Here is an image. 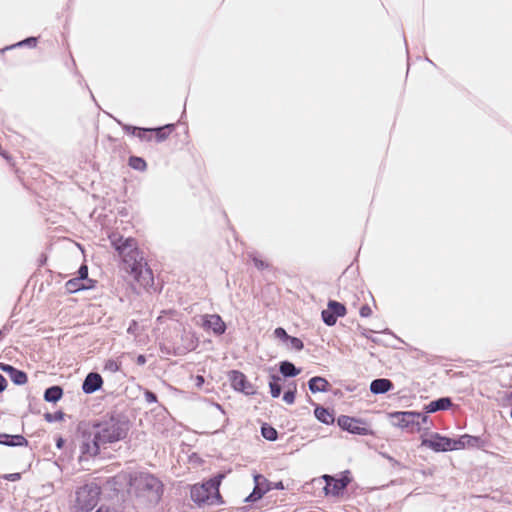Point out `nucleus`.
<instances>
[{"label": "nucleus", "instance_id": "50", "mask_svg": "<svg viewBox=\"0 0 512 512\" xmlns=\"http://www.w3.org/2000/svg\"><path fill=\"white\" fill-rule=\"evenodd\" d=\"M136 363L140 366L144 365L146 363V356L143 354L138 355L136 358Z\"/></svg>", "mask_w": 512, "mask_h": 512}, {"label": "nucleus", "instance_id": "28", "mask_svg": "<svg viewBox=\"0 0 512 512\" xmlns=\"http://www.w3.org/2000/svg\"><path fill=\"white\" fill-rule=\"evenodd\" d=\"M128 165L137 171L144 172L147 169V163L144 158L139 156H130L128 159Z\"/></svg>", "mask_w": 512, "mask_h": 512}, {"label": "nucleus", "instance_id": "13", "mask_svg": "<svg viewBox=\"0 0 512 512\" xmlns=\"http://www.w3.org/2000/svg\"><path fill=\"white\" fill-rule=\"evenodd\" d=\"M456 450L464 448H478L483 449L486 445V441L480 436H472L469 434L461 435L459 438H455Z\"/></svg>", "mask_w": 512, "mask_h": 512}, {"label": "nucleus", "instance_id": "35", "mask_svg": "<svg viewBox=\"0 0 512 512\" xmlns=\"http://www.w3.org/2000/svg\"><path fill=\"white\" fill-rule=\"evenodd\" d=\"M287 342H289L291 348L296 351H301L304 348L303 341L298 337L290 336Z\"/></svg>", "mask_w": 512, "mask_h": 512}, {"label": "nucleus", "instance_id": "49", "mask_svg": "<svg viewBox=\"0 0 512 512\" xmlns=\"http://www.w3.org/2000/svg\"><path fill=\"white\" fill-rule=\"evenodd\" d=\"M373 332L372 330L370 329H367V328H361V335L368 338V339H371L373 342H376L375 339L371 338L369 333Z\"/></svg>", "mask_w": 512, "mask_h": 512}, {"label": "nucleus", "instance_id": "47", "mask_svg": "<svg viewBox=\"0 0 512 512\" xmlns=\"http://www.w3.org/2000/svg\"><path fill=\"white\" fill-rule=\"evenodd\" d=\"M502 401L503 403H512V391L504 392Z\"/></svg>", "mask_w": 512, "mask_h": 512}, {"label": "nucleus", "instance_id": "39", "mask_svg": "<svg viewBox=\"0 0 512 512\" xmlns=\"http://www.w3.org/2000/svg\"><path fill=\"white\" fill-rule=\"evenodd\" d=\"M274 336L284 342H287V340L289 339L290 335L287 334L286 330L282 327H277L275 330H274Z\"/></svg>", "mask_w": 512, "mask_h": 512}, {"label": "nucleus", "instance_id": "2", "mask_svg": "<svg viewBox=\"0 0 512 512\" xmlns=\"http://www.w3.org/2000/svg\"><path fill=\"white\" fill-rule=\"evenodd\" d=\"M113 248L122 259V269L133 277L143 287L153 285V272L144 259L143 253L132 237L124 238L121 235L110 237Z\"/></svg>", "mask_w": 512, "mask_h": 512}, {"label": "nucleus", "instance_id": "45", "mask_svg": "<svg viewBox=\"0 0 512 512\" xmlns=\"http://www.w3.org/2000/svg\"><path fill=\"white\" fill-rule=\"evenodd\" d=\"M15 367L10 365V364H6V363H0V370H2L3 372L7 373L8 375L11 373V371L14 369Z\"/></svg>", "mask_w": 512, "mask_h": 512}, {"label": "nucleus", "instance_id": "23", "mask_svg": "<svg viewBox=\"0 0 512 512\" xmlns=\"http://www.w3.org/2000/svg\"><path fill=\"white\" fill-rule=\"evenodd\" d=\"M279 372L285 378H293L300 374L301 369L297 368L292 362L284 360L279 363Z\"/></svg>", "mask_w": 512, "mask_h": 512}, {"label": "nucleus", "instance_id": "22", "mask_svg": "<svg viewBox=\"0 0 512 512\" xmlns=\"http://www.w3.org/2000/svg\"><path fill=\"white\" fill-rule=\"evenodd\" d=\"M314 416L319 422L326 425L333 424L335 421L333 414L327 408L318 404L315 405Z\"/></svg>", "mask_w": 512, "mask_h": 512}, {"label": "nucleus", "instance_id": "30", "mask_svg": "<svg viewBox=\"0 0 512 512\" xmlns=\"http://www.w3.org/2000/svg\"><path fill=\"white\" fill-rule=\"evenodd\" d=\"M291 386L292 387H289L285 392H284V395H283V400L287 403V404H293L295 402V397H296V392H297V386H296V383L293 382L291 383Z\"/></svg>", "mask_w": 512, "mask_h": 512}, {"label": "nucleus", "instance_id": "21", "mask_svg": "<svg viewBox=\"0 0 512 512\" xmlns=\"http://www.w3.org/2000/svg\"><path fill=\"white\" fill-rule=\"evenodd\" d=\"M65 288L68 293L73 294L82 290L92 289L94 285L87 284L82 278L74 277L65 283Z\"/></svg>", "mask_w": 512, "mask_h": 512}, {"label": "nucleus", "instance_id": "26", "mask_svg": "<svg viewBox=\"0 0 512 512\" xmlns=\"http://www.w3.org/2000/svg\"><path fill=\"white\" fill-rule=\"evenodd\" d=\"M281 377L276 374L270 375L269 380V388H270V394L273 398H278L282 392V386H281Z\"/></svg>", "mask_w": 512, "mask_h": 512}, {"label": "nucleus", "instance_id": "25", "mask_svg": "<svg viewBox=\"0 0 512 512\" xmlns=\"http://www.w3.org/2000/svg\"><path fill=\"white\" fill-rule=\"evenodd\" d=\"M174 128V124H166L161 127L152 128V133L155 134L156 141L160 143L168 138V136L174 130Z\"/></svg>", "mask_w": 512, "mask_h": 512}, {"label": "nucleus", "instance_id": "12", "mask_svg": "<svg viewBox=\"0 0 512 512\" xmlns=\"http://www.w3.org/2000/svg\"><path fill=\"white\" fill-rule=\"evenodd\" d=\"M203 327L206 330H212L217 336L223 335L227 329L226 323L218 314H208L203 316Z\"/></svg>", "mask_w": 512, "mask_h": 512}, {"label": "nucleus", "instance_id": "53", "mask_svg": "<svg viewBox=\"0 0 512 512\" xmlns=\"http://www.w3.org/2000/svg\"><path fill=\"white\" fill-rule=\"evenodd\" d=\"M204 382V378L202 376H197V385H201Z\"/></svg>", "mask_w": 512, "mask_h": 512}, {"label": "nucleus", "instance_id": "36", "mask_svg": "<svg viewBox=\"0 0 512 512\" xmlns=\"http://www.w3.org/2000/svg\"><path fill=\"white\" fill-rule=\"evenodd\" d=\"M338 479V482H340L342 484V486L344 487V489L347 488V486L351 483L352 481V477H351V474H350V471L349 470H345L343 471L341 474H340V477L337 478Z\"/></svg>", "mask_w": 512, "mask_h": 512}, {"label": "nucleus", "instance_id": "32", "mask_svg": "<svg viewBox=\"0 0 512 512\" xmlns=\"http://www.w3.org/2000/svg\"><path fill=\"white\" fill-rule=\"evenodd\" d=\"M64 416H65V413L61 410H58L54 413H50V412H47L44 414V419L49 422V423H53V422H57V421H61L64 419Z\"/></svg>", "mask_w": 512, "mask_h": 512}, {"label": "nucleus", "instance_id": "46", "mask_svg": "<svg viewBox=\"0 0 512 512\" xmlns=\"http://www.w3.org/2000/svg\"><path fill=\"white\" fill-rule=\"evenodd\" d=\"M123 129L126 133L136 135V131H137L138 127L132 126V125H123Z\"/></svg>", "mask_w": 512, "mask_h": 512}, {"label": "nucleus", "instance_id": "33", "mask_svg": "<svg viewBox=\"0 0 512 512\" xmlns=\"http://www.w3.org/2000/svg\"><path fill=\"white\" fill-rule=\"evenodd\" d=\"M77 278H82V280L89 285H95V282H96L95 280L88 278V267L86 264H82L79 267Z\"/></svg>", "mask_w": 512, "mask_h": 512}, {"label": "nucleus", "instance_id": "18", "mask_svg": "<svg viewBox=\"0 0 512 512\" xmlns=\"http://www.w3.org/2000/svg\"><path fill=\"white\" fill-rule=\"evenodd\" d=\"M370 392L374 395L385 394L394 389V384L390 379L377 378L370 383Z\"/></svg>", "mask_w": 512, "mask_h": 512}, {"label": "nucleus", "instance_id": "20", "mask_svg": "<svg viewBox=\"0 0 512 512\" xmlns=\"http://www.w3.org/2000/svg\"><path fill=\"white\" fill-rule=\"evenodd\" d=\"M331 385L321 376H314L308 381V388L312 393L328 392Z\"/></svg>", "mask_w": 512, "mask_h": 512}, {"label": "nucleus", "instance_id": "11", "mask_svg": "<svg viewBox=\"0 0 512 512\" xmlns=\"http://www.w3.org/2000/svg\"><path fill=\"white\" fill-rule=\"evenodd\" d=\"M228 378L231 387L234 390L242 392L246 395H253L255 393L254 386L247 380L246 375L241 371L231 370L228 373Z\"/></svg>", "mask_w": 512, "mask_h": 512}, {"label": "nucleus", "instance_id": "51", "mask_svg": "<svg viewBox=\"0 0 512 512\" xmlns=\"http://www.w3.org/2000/svg\"><path fill=\"white\" fill-rule=\"evenodd\" d=\"M64 445H65V439H64V438H62V437H58V438L56 439V447H57L58 449H62V448L64 447Z\"/></svg>", "mask_w": 512, "mask_h": 512}, {"label": "nucleus", "instance_id": "1", "mask_svg": "<svg viewBox=\"0 0 512 512\" xmlns=\"http://www.w3.org/2000/svg\"><path fill=\"white\" fill-rule=\"evenodd\" d=\"M130 429L127 417L118 412H109L90 421L80 429L79 460H89L100 454L101 447L125 439Z\"/></svg>", "mask_w": 512, "mask_h": 512}, {"label": "nucleus", "instance_id": "19", "mask_svg": "<svg viewBox=\"0 0 512 512\" xmlns=\"http://www.w3.org/2000/svg\"><path fill=\"white\" fill-rule=\"evenodd\" d=\"M0 445L8 447H23L28 445V440L20 434L0 433Z\"/></svg>", "mask_w": 512, "mask_h": 512}, {"label": "nucleus", "instance_id": "6", "mask_svg": "<svg viewBox=\"0 0 512 512\" xmlns=\"http://www.w3.org/2000/svg\"><path fill=\"white\" fill-rule=\"evenodd\" d=\"M254 489L244 499L245 502L253 503L260 500L267 492L272 489L284 490L285 486L282 481L271 482L261 474L254 475Z\"/></svg>", "mask_w": 512, "mask_h": 512}, {"label": "nucleus", "instance_id": "38", "mask_svg": "<svg viewBox=\"0 0 512 512\" xmlns=\"http://www.w3.org/2000/svg\"><path fill=\"white\" fill-rule=\"evenodd\" d=\"M251 259H252V262L254 263L255 267L258 270H264V269L269 267V264L267 262H265L264 260L258 258L255 255H252Z\"/></svg>", "mask_w": 512, "mask_h": 512}, {"label": "nucleus", "instance_id": "54", "mask_svg": "<svg viewBox=\"0 0 512 512\" xmlns=\"http://www.w3.org/2000/svg\"><path fill=\"white\" fill-rule=\"evenodd\" d=\"M2 336V330L0 329V337Z\"/></svg>", "mask_w": 512, "mask_h": 512}, {"label": "nucleus", "instance_id": "34", "mask_svg": "<svg viewBox=\"0 0 512 512\" xmlns=\"http://www.w3.org/2000/svg\"><path fill=\"white\" fill-rule=\"evenodd\" d=\"M37 42H38V39L36 37L31 36V37L25 38L24 40L18 42L17 44H15L13 46H11V48L22 47V46H28V47L34 48V47H36ZM7 49H10V47H8Z\"/></svg>", "mask_w": 512, "mask_h": 512}, {"label": "nucleus", "instance_id": "14", "mask_svg": "<svg viewBox=\"0 0 512 512\" xmlns=\"http://www.w3.org/2000/svg\"><path fill=\"white\" fill-rule=\"evenodd\" d=\"M103 386V378L97 372H90L87 374L82 383V391L85 394H93L100 390Z\"/></svg>", "mask_w": 512, "mask_h": 512}, {"label": "nucleus", "instance_id": "4", "mask_svg": "<svg viewBox=\"0 0 512 512\" xmlns=\"http://www.w3.org/2000/svg\"><path fill=\"white\" fill-rule=\"evenodd\" d=\"M391 424L411 433L420 432L422 425L428 422V415L417 411H394L388 413Z\"/></svg>", "mask_w": 512, "mask_h": 512}, {"label": "nucleus", "instance_id": "8", "mask_svg": "<svg viewBox=\"0 0 512 512\" xmlns=\"http://www.w3.org/2000/svg\"><path fill=\"white\" fill-rule=\"evenodd\" d=\"M99 489L84 485L76 491L75 507L83 512L91 511L98 503Z\"/></svg>", "mask_w": 512, "mask_h": 512}, {"label": "nucleus", "instance_id": "44", "mask_svg": "<svg viewBox=\"0 0 512 512\" xmlns=\"http://www.w3.org/2000/svg\"><path fill=\"white\" fill-rule=\"evenodd\" d=\"M382 456L385 457L393 467H401V463L392 456L385 453H383Z\"/></svg>", "mask_w": 512, "mask_h": 512}, {"label": "nucleus", "instance_id": "17", "mask_svg": "<svg viewBox=\"0 0 512 512\" xmlns=\"http://www.w3.org/2000/svg\"><path fill=\"white\" fill-rule=\"evenodd\" d=\"M453 405L452 400L450 397H440L436 400H433L429 402L427 405L424 406V413L423 414H429V413H435L438 411H445L451 408Z\"/></svg>", "mask_w": 512, "mask_h": 512}, {"label": "nucleus", "instance_id": "10", "mask_svg": "<svg viewBox=\"0 0 512 512\" xmlns=\"http://www.w3.org/2000/svg\"><path fill=\"white\" fill-rule=\"evenodd\" d=\"M347 310L343 303L335 300H329L327 308L322 310L321 318L327 326H334L339 317L345 316Z\"/></svg>", "mask_w": 512, "mask_h": 512}, {"label": "nucleus", "instance_id": "48", "mask_svg": "<svg viewBox=\"0 0 512 512\" xmlns=\"http://www.w3.org/2000/svg\"><path fill=\"white\" fill-rule=\"evenodd\" d=\"M7 387V381L5 377L0 373V393H2Z\"/></svg>", "mask_w": 512, "mask_h": 512}, {"label": "nucleus", "instance_id": "31", "mask_svg": "<svg viewBox=\"0 0 512 512\" xmlns=\"http://www.w3.org/2000/svg\"><path fill=\"white\" fill-rule=\"evenodd\" d=\"M121 369V362L114 360V359H108L103 367V371L115 373L118 372Z\"/></svg>", "mask_w": 512, "mask_h": 512}, {"label": "nucleus", "instance_id": "24", "mask_svg": "<svg viewBox=\"0 0 512 512\" xmlns=\"http://www.w3.org/2000/svg\"><path fill=\"white\" fill-rule=\"evenodd\" d=\"M63 396V388L59 385H53L44 391V400L49 403L58 402Z\"/></svg>", "mask_w": 512, "mask_h": 512}, {"label": "nucleus", "instance_id": "41", "mask_svg": "<svg viewBox=\"0 0 512 512\" xmlns=\"http://www.w3.org/2000/svg\"><path fill=\"white\" fill-rule=\"evenodd\" d=\"M222 503H223V500H222V496L219 493V489L213 490V492H211V503H209V505L222 504Z\"/></svg>", "mask_w": 512, "mask_h": 512}, {"label": "nucleus", "instance_id": "15", "mask_svg": "<svg viewBox=\"0 0 512 512\" xmlns=\"http://www.w3.org/2000/svg\"><path fill=\"white\" fill-rule=\"evenodd\" d=\"M322 479L325 481L326 485L323 488L324 494L326 496L332 495V496H339L344 492V487L340 482H338L337 477L324 474L322 476Z\"/></svg>", "mask_w": 512, "mask_h": 512}, {"label": "nucleus", "instance_id": "27", "mask_svg": "<svg viewBox=\"0 0 512 512\" xmlns=\"http://www.w3.org/2000/svg\"><path fill=\"white\" fill-rule=\"evenodd\" d=\"M8 376L10 377L11 381L16 385H24L28 380L27 374L23 370H20L16 367L11 371V373Z\"/></svg>", "mask_w": 512, "mask_h": 512}, {"label": "nucleus", "instance_id": "7", "mask_svg": "<svg viewBox=\"0 0 512 512\" xmlns=\"http://www.w3.org/2000/svg\"><path fill=\"white\" fill-rule=\"evenodd\" d=\"M337 425L343 431L354 435L367 436L374 434L368 423L361 418L351 417L348 415H340L337 418Z\"/></svg>", "mask_w": 512, "mask_h": 512}, {"label": "nucleus", "instance_id": "16", "mask_svg": "<svg viewBox=\"0 0 512 512\" xmlns=\"http://www.w3.org/2000/svg\"><path fill=\"white\" fill-rule=\"evenodd\" d=\"M181 340L183 344L175 348V354L177 355H184L198 346V339L191 332L184 331L181 335Z\"/></svg>", "mask_w": 512, "mask_h": 512}, {"label": "nucleus", "instance_id": "5", "mask_svg": "<svg viewBox=\"0 0 512 512\" xmlns=\"http://www.w3.org/2000/svg\"><path fill=\"white\" fill-rule=\"evenodd\" d=\"M224 475L219 473L202 484H195L190 489L191 500L202 507L211 503V492L218 490Z\"/></svg>", "mask_w": 512, "mask_h": 512}, {"label": "nucleus", "instance_id": "3", "mask_svg": "<svg viewBox=\"0 0 512 512\" xmlns=\"http://www.w3.org/2000/svg\"><path fill=\"white\" fill-rule=\"evenodd\" d=\"M130 492L145 504H156L163 493L162 482L148 472H136L130 475Z\"/></svg>", "mask_w": 512, "mask_h": 512}, {"label": "nucleus", "instance_id": "37", "mask_svg": "<svg viewBox=\"0 0 512 512\" xmlns=\"http://www.w3.org/2000/svg\"><path fill=\"white\" fill-rule=\"evenodd\" d=\"M136 132H137L136 135L141 140H147V141L151 140L152 128H139L138 127Z\"/></svg>", "mask_w": 512, "mask_h": 512}, {"label": "nucleus", "instance_id": "29", "mask_svg": "<svg viewBox=\"0 0 512 512\" xmlns=\"http://www.w3.org/2000/svg\"><path fill=\"white\" fill-rule=\"evenodd\" d=\"M261 435L268 441H276L278 439L277 430L269 425L268 423H263L261 426Z\"/></svg>", "mask_w": 512, "mask_h": 512}, {"label": "nucleus", "instance_id": "9", "mask_svg": "<svg viewBox=\"0 0 512 512\" xmlns=\"http://www.w3.org/2000/svg\"><path fill=\"white\" fill-rule=\"evenodd\" d=\"M422 446L428 447L435 452H448L456 450L455 438L442 436L439 433H432L430 438H422Z\"/></svg>", "mask_w": 512, "mask_h": 512}, {"label": "nucleus", "instance_id": "40", "mask_svg": "<svg viewBox=\"0 0 512 512\" xmlns=\"http://www.w3.org/2000/svg\"><path fill=\"white\" fill-rule=\"evenodd\" d=\"M144 398H145L146 402H148L150 404L158 402L157 395L149 389L144 390Z\"/></svg>", "mask_w": 512, "mask_h": 512}, {"label": "nucleus", "instance_id": "52", "mask_svg": "<svg viewBox=\"0 0 512 512\" xmlns=\"http://www.w3.org/2000/svg\"><path fill=\"white\" fill-rule=\"evenodd\" d=\"M137 325V323L135 321H132V323L130 324V326L128 327L127 329V332L128 333H133L134 331V327Z\"/></svg>", "mask_w": 512, "mask_h": 512}, {"label": "nucleus", "instance_id": "43", "mask_svg": "<svg viewBox=\"0 0 512 512\" xmlns=\"http://www.w3.org/2000/svg\"><path fill=\"white\" fill-rule=\"evenodd\" d=\"M3 478L8 480V481H18L21 479V474L20 473H10V474H5L3 475Z\"/></svg>", "mask_w": 512, "mask_h": 512}, {"label": "nucleus", "instance_id": "42", "mask_svg": "<svg viewBox=\"0 0 512 512\" xmlns=\"http://www.w3.org/2000/svg\"><path fill=\"white\" fill-rule=\"evenodd\" d=\"M359 313L361 317H369L372 314V310L369 305L365 304L360 308Z\"/></svg>", "mask_w": 512, "mask_h": 512}]
</instances>
